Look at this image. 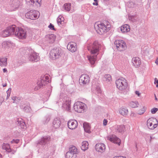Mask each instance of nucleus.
Listing matches in <instances>:
<instances>
[{"mask_svg":"<svg viewBox=\"0 0 158 158\" xmlns=\"http://www.w3.org/2000/svg\"><path fill=\"white\" fill-rule=\"evenodd\" d=\"M88 146L89 143L88 141H84L81 143V148L82 150L85 151L88 149Z\"/></svg>","mask_w":158,"mask_h":158,"instance_id":"nucleus-23","label":"nucleus"},{"mask_svg":"<svg viewBox=\"0 0 158 158\" xmlns=\"http://www.w3.org/2000/svg\"><path fill=\"white\" fill-rule=\"evenodd\" d=\"M7 59L5 58H0V65L1 66H6L7 64Z\"/></svg>","mask_w":158,"mask_h":158,"instance_id":"nucleus-31","label":"nucleus"},{"mask_svg":"<svg viewBox=\"0 0 158 158\" xmlns=\"http://www.w3.org/2000/svg\"><path fill=\"white\" fill-rule=\"evenodd\" d=\"M117 49L120 51L125 50L127 48V45L125 41L123 40H118L114 42Z\"/></svg>","mask_w":158,"mask_h":158,"instance_id":"nucleus-7","label":"nucleus"},{"mask_svg":"<svg viewBox=\"0 0 158 158\" xmlns=\"http://www.w3.org/2000/svg\"><path fill=\"white\" fill-rule=\"evenodd\" d=\"M12 98V99L14 101L13 103L16 102L15 101H16V99L17 98L16 97H13Z\"/></svg>","mask_w":158,"mask_h":158,"instance_id":"nucleus-48","label":"nucleus"},{"mask_svg":"<svg viewBox=\"0 0 158 158\" xmlns=\"http://www.w3.org/2000/svg\"><path fill=\"white\" fill-rule=\"evenodd\" d=\"M94 1L95 2V3L94 2L93 3V4L94 5H98V2L97 1V0H94Z\"/></svg>","mask_w":158,"mask_h":158,"instance_id":"nucleus-49","label":"nucleus"},{"mask_svg":"<svg viewBox=\"0 0 158 158\" xmlns=\"http://www.w3.org/2000/svg\"><path fill=\"white\" fill-rule=\"evenodd\" d=\"M19 139H13L11 141V143H18L19 142Z\"/></svg>","mask_w":158,"mask_h":158,"instance_id":"nucleus-42","label":"nucleus"},{"mask_svg":"<svg viewBox=\"0 0 158 158\" xmlns=\"http://www.w3.org/2000/svg\"><path fill=\"white\" fill-rule=\"evenodd\" d=\"M158 110V109L157 108H153L151 110V112L152 114H155L157 111Z\"/></svg>","mask_w":158,"mask_h":158,"instance_id":"nucleus-41","label":"nucleus"},{"mask_svg":"<svg viewBox=\"0 0 158 158\" xmlns=\"http://www.w3.org/2000/svg\"><path fill=\"white\" fill-rule=\"evenodd\" d=\"M120 158H126V157L125 156H120Z\"/></svg>","mask_w":158,"mask_h":158,"instance_id":"nucleus-55","label":"nucleus"},{"mask_svg":"<svg viewBox=\"0 0 158 158\" xmlns=\"http://www.w3.org/2000/svg\"><path fill=\"white\" fill-rule=\"evenodd\" d=\"M125 129V127L124 125L119 126L118 127V130L119 132H122Z\"/></svg>","mask_w":158,"mask_h":158,"instance_id":"nucleus-37","label":"nucleus"},{"mask_svg":"<svg viewBox=\"0 0 158 158\" xmlns=\"http://www.w3.org/2000/svg\"><path fill=\"white\" fill-rule=\"evenodd\" d=\"M94 27L98 33L100 34H102L110 30L111 25L109 22L105 21L103 23H95Z\"/></svg>","mask_w":158,"mask_h":158,"instance_id":"nucleus-1","label":"nucleus"},{"mask_svg":"<svg viewBox=\"0 0 158 158\" xmlns=\"http://www.w3.org/2000/svg\"><path fill=\"white\" fill-rule=\"evenodd\" d=\"M113 158H120V156H115Z\"/></svg>","mask_w":158,"mask_h":158,"instance_id":"nucleus-54","label":"nucleus"},{"mask_svg":"<svg viewBox=\"0 0 158 158\" xmlns=\"http://www.w3.org/2000/svg\"><path fill=\"white\" fill-rule=\"evenodd\" d=\"M44 82V80H42L40 81H39L38 82V84L39 87V88H40L41 87L43 86V83Z\"/></svg>","mask_w":158,"mask_h":158,"instance_id":"nucleus-40","label":"nucleus"},{"mask_svg":"<svg viewBox=\"0 0 158 158\" xmlns=\"http://www.w3.org/2000/svg\"><path fill=\"white\" fill-rule=\"evenodd\" d=\"M146 109V107L144 106H140L138 110V114L139 115L143 114L145 112Z\"/></svg>","mask_w":158,"mask_h":158,"instance_id":"nucleus-27","label":"nucleus"},{"mask_svg":"<svg viewBox=\"0 0 158 158\" xmlns=\"http://www.w3.org/2000/svg\"><path fill=\"white\" fill-rule=\"evenodd\" d=\"M90 80L88 75L86 74L82 75L79 79V83L82 85H84L88 83Z\"/></svg>","mask_w":158,"mask_h":158,"instance_id":"nucleus-12","label":"nucleus"},{"mask_svg":"<svg viewBox=\"0 0 158 158\" xmlns=\"http://www.w3.org/2000/svg\"><path fill=\"white\" fill-rule=\"evenodd\" d=\"M26 17L32 20H34L38 18L40 16L39 12L35 10H31L25 14Z\"/></svg>","mask_w":158,"mask_h":158,"instance_id":"nucleus-6","label":"nucleus"},{"mask_svg":"<svg viewBox=\"0 0 158 158\" xmlns=\"http://www.w3.org/2000/svg\"><path fill=\"white\" fill-rule=\"evenodd\" d=\"M3 71L4 73L7 72V69H3Z\"/></svg>","mask_w":158,"mask_h":158,"instance_id":"nucleus-51","label":"nucleus"},{"mask_svg":"<svg viewBox=\"0 0 158 158\" xmlns=\"http://www.w3.org/2000/svg\"><path fill=\"white\" fill-rule=\"evenodd\" d=\"M45 38L48 43L52 44L55 42L56 37L54 34H48L46 36Z\"/></svg>","mask_w":158,"mask_h":158,"instance_id":"nucleus-17","label":"nucleus"},{"mask_svg":"<svg viewBox=\"0 0 158 158\" xmlns=\"http://www.w3.org/2000/svg\"><path fill=\"white\" fill-rule=\"evenodd\" d=\"M45 78L47 80L48 78V76H45Z\"/></svg>","mask_w":158,"mask_h":158,"instance_id":"nucleus-56","label":"nucleus"},{"mask_svg":"<svg viewBox=\"0 0 158 158\" xmlns=\"http://www.w3.org/2000/svg\"><path fill=\"white\" fill-rule=\"evenodd\" d=\"M119 112L122 115L126 116L128 114V111L126 108L122 107L119 109Z\"/></svg>","mask_w":158,"mask_h":158,"instance_id":"nucleus-26","label":"nucleus"},{"mask_svg":"<svg viewBox=\"0 0 158 158\" xmlns=\"http://www.w3.org/2000/svg\"><path fill=\"white\" fill-rule=\"evenodd\" d=\"M155 63L157 64H158V57L156 59L155 61Z\"/></svg>","mask_w":158,"mask_h":158,"instance_id":"nucleus-50","label":"nucleus"},{"mask_svg":"<svg viewBox=\"0 0 158 158\" xmlns=\"http://www.w3.org/2000/svg\"><path fill=\"white\" fill-rule=\"evenodd\" d=\"M139 105L138 102L137 101H131L129 104V106L131 108H135L137 107Z\"/></svg>","mask_w":158,"mask_h":158,"instance_id":"nucleus-32","label":"nucleus"},{"mask_svg":"<svg viewBox=\"0 0 158 158\" xmlns=\"http://www.w3.org/2000/svg\"><path fill=\"white\" fill-rule=\"evenodd\" d=\"M67 48L69 50L72 52H74L77 50V44L74 42H70L68 44Z\"/></svg>","mask_w":158,"mask_h":158,"instance_id":"nucleus-14","label":"nucleus"},{"mask_svg":"<svg viewBox=\"0 0 158 158\" xmlns=\"http://www.w3.org/2000/svg\"><path fill=\"white\" fill-rule=\"evenodd\" d=\"M80 158H87L85 157V155H83V156H81Z\"/></svg>","mask_w":158,"mask_h":158,"instance_id":"nucleus-52","label":"nucleus"},{"mask_svg":"<svg viewBox=\"0 0 158 158\" xmlns=\"http://www.w3.org/2000/svg\"><path fill=\"white\" fill-rule=\"evenodd\" d=\"M156 83H157V84L156 85V87H158V80H157V78H155L154 84H156Z\"/></svg>","mask_w":158,"mask_h":158,"instance_id":"nucleus-43","label":"nucleus"},{"mask_svg":"<svg viewBox=\"0 0 158 158\" xmlns=\"http://www.w3.org/2000/svg\"><path fill=\"white\" fill-rule=\"evenodd\" d=\"M7 97H9L10 96V90H9V89H8L7 91Z\"/></svg>","mask_w":158,"mask_h":158,"instance_id":"nucleus-46","label":"nucleus"},{"mask_svg":"<svg viewBox=\"0 0 158 158\" xmlns=\"http://www.w3.org/2000/svg\"><path fill=\"white\" fill-rule=\"evenodd\" d=\"M1 157H2V155H1L0 154V158H1Z\"/></svg>","mask_w":158,"mask_h":158,"instance_id":"nucleus-58","label":"nucleus"},{"mask_svg":"<svg viewBox=\"0 0 158 158\" xmlns=\"http://www.w3.org/2000/svg\"><path fill=\"white\" fill-rule=\"evenodd\" d=\"M115 84L116 88L120 91L125 90L129 87L127 81L123 77L120 78L116 80Z\"/></svg>","mask_w":158,"mask_h":158,"instance_id":"nucleus-2","label":"nucleus"},{"mask_svg":"<svg viewBox=\"0 0 158 158\" xmlns=\"http://www.w3.org/2000/svg\"><path fill=\"white\" fill-rule=\"evenodd\" d=\"M21 3L19 0H12L10 4L11 11H15L20 6Z\"/></svg>","mask_w":158,"mask_h":158,"instance_id":"nucleus-13","label":"nucleus"},{"mask_svg":"<svg viewBox=\"0 0 158 158\" xmlns=\"http://www.w3.org/2000/svg\"><path fill=\"white\" fill-rule=\"evenodd\" d=\"M107 139L110 142L118 144V145H120L121 143V140L118 138L115 135H110L107 137Z\"/></svg>","mask_w":158,"mask_h":158,"instance_id":"nucleus-11","label":"nucleus"},{"mask_svg":"<svg viewBox=\"0 0 158 158\" xmlns=\"http://www.w3.org/2000/svg\"><path fill=\"white\" fill-rule=\"evenodd\" d=\"M88 57L91 64L92 65H94L97 60V56H88Z\"/></svg>","mask_w":158,"mask_h":158,"instance_id":"nucleus-24","label":"nucleus"},{"mask_svg":"<svg viewBox=\"0 0 158 158\" xmlns=\"http://www.w3.org/2000/svg\"><path fill=\"white\" fill-rule=\"evenodd\" d=\"M29 59L31 61H37L39 60L40 57L37 53L33 52L31 54Z\"/></svg>","mask_w":158,"mask_h":158,"instance_id":"nucleus-19","label":"nucleus"},{"mask_svg":"<svg viewBox=\"0 0 158 158\" xmlns=\"http://www.w3.org/2000/svg\"><path fill=\"white\" fill-rule=\"evenodd\" d=\"M105 77L106 78V81H110L111 80V77L110 75L108 74L106 75Z\"/></svg>","mask_w":158,"mask_h":158,"instance_id":"nucleus-38","label":"nucleus"},{"mask_svg":"<svg viewBox=\"0 0 158 158\" xmlns=\"http://www.w3.org/2000/svg\"><path fill=\"white\" fill-rule=\"evenodd\" d=\"M6 84L3 85V86L4 87L6 86Z\"/></svg>","mask_w":158,"mask_h":158,"instance_id":"nucleus-57","label":"nucleus"},{"mask_svg":"<svg viewBox=\"0 0 158 158\" xmlns=\"http://www.w3.org/2000/svg\"><path fill=\"white\" fill-rule=\"evenodd\" d=\"M15 34L19 38L24 39L27 37L26 31L21 28L18 27L16 29Z\"/></svg>","mask_w":158,"mask_h":158,"instance_id":"nucleus-8","label":"nucleus"},{"mask_svg":"<svg viewBox=\"0 0 158 158\" xmlns=\"http://www.w3.org/2000/svg\"><path fill=\"white\" fill-rule=\"evenodd\" d=\"M62 53L61 49L59 48H56L52 49L50 53V58L52 60H55L58 58Z\"/></svg>","mask_w":158,"mask_h":158,"instance_id":"nucleus-3","label":"nucleus"},{"mask_svg":"<svg viewBox=\"0 0 158 158\" xmlns=\"http://www.w3.org/2000/svg\"><path fill=\"white\" fill-rule=\"evenodd\" d=\"M60 125V121L57 118H55L53 122V126L55 128H57L59 127Z\"/></svg>","mask_w":158,"mask_h":158,"instance_id":"nucleus-25","label":"nucleus"},{"mask_svg":"<svg viewBox=\"0 0 158 158\" xmlns=\"http://www.w3.org/2000/svg\"><path fill=\"white\" fill-rule=\"evenodd\" d=\"M2 148L6 151L8 152H12L13 154H14L16 152V151L12 150L10 148V145L9 144L6 143H3L2 146Z\"/></svg>","mask_w":158,"mask_h":158,"instance_id":"nucleus-18","label":"nucleus"},{"mask_svg":"<svg viewBox=\"0 0 158 158\" xmlns=\"http://www.w3.org/2000/svg\"><path fill=\"white\" fill-rule=\"evenodd\" d=\"M101 47V44L98 41H95L90 47H88V50L90 51L91 54H95L98 53Z\"/></svg>","mask_w":158,"mask_h":158,"instance_id":"nucleus-4","label":"nucleus"},{"mask_svg":"<svg viewBox=\"0 0 158 158\" xmlns=\"http://www.w3.org/2000/svg\"><path fill=\"white\" fill-rule=\"evenodd\" d=\"M77 155H74L69 152H67L66 155V158H76Z\"/></svg>","mask_w":158,"mask_h":158,"instance_id":"nucleus-33","label":"nucleus"},{"mask_svg":"<svg viewBox=\"0 0 158 158\" xmlns=\"http://www.w3.org/2000/svg\"><path fill=\"white\" fill-rule=\"evenodd\" d=\"M135 93L138 97H139L140 96V94L139 93V91H135Z\"/></svg>","mask_w":158,"mask_h":158,"instance_id":"nucleus-47","label":"nucleus"},{"mask_svg":"<svg viewBox=\"0 0 158 158\" xmlns=\"http://www.w3.org/2000/svg\"><path fill=\"white\" fill-rule=\"evenodd\" d=\"M85 104L80 102H77L74 104V110L75 111L78 112H82L84 110Z\"/></svg>","mask_w":158,"mask_h":158,"instance_id":"nucleus-9","label":"nucleus"},{"mask_svg":"<svg viewBox=\"0 0 158 158\" xmlns=\"http://www.w3.org/2000/svg\"><path fill=\"white\" fill-rule=\"evenodd\" d=\"M11 46V44L7 41H4L2 44V48L4 50H8Z\"/></svg>","mask_w":158,"mask_h":158,"instance_id":"nucleus-22","label":"nucleus"},{"mask_svg":"<svg viewBox=\"0 0 158 158\" xmlns=\"http://www.w3.org/2000/svg\"><path fill=\"white\" fill-rule=\"evenodd\" d=\"M107 120L106 119H104L103 121V124L104 126H106L107 123Z\"/></svg>","mask_w":158,"mask_h":158,"instance_id":"nucleus-44","label":"nucleus"},{"mask_svg":"<svg viewBox=\"0 0 158 158\" xmlns=\"http://www.w3.org/2000/svg\"><path fill=\"white\" fill-rule=\"evenodd\" d=\"M78 123L77 121L75 120H70L69 121L68 125L69 128L71 129H74L77 127Z\"/></svg>","mask_w":158,"mask_h":158,"instance_id":"nucleus-15","label":"nucleus"},{"mask_svg":"<svg viewBox=\"0 0 158 158\" xmlns=\"http://www.w3.org/2000/svg\"><path fill=\"white\" fill-rule=\"evenodd\" d=\"M71 101L68 100L66 101L64 104V106L66 109L69 110L70 106Z\"/></svg>","mask_w":158,"mask_h":158,"instance_id":"nucleus-35","label":"nucleus"},{"mask_svg":"<svg viewBox=\"0 0 158 158\" xmlns=\"http://www.w3.org/2000/svg\"><path fill=\"white\" fill-rule=\"evenodd\" d=\"M49 27L52 30L54 29V26L52 24L50 23L49 26Z\"/></svg>","mask_w":158,"mask_h":158,"instance_id":"nucleus-45","label":"nucleus"},{"mask_svg":"<svg viewBox=\"0 0 158 158\" xmlns=\"http://www.w3.org/2000/svg\"><path fill=\"white\" fill-rule=\"evenodd\" d=\"M158 121L155 118H151L147 121V125L148 128L150 129H154L156 128L158 125Z\"/></svg>","mask_w":158,"mask_h":158,"instance_id":"nucleus-5","label":"nucleus"},{"mask_svg":"<svg viewBox=\"0 0 158 158\" xmlns=\"http://www.w3.org/2000/svg\"><path fill=\"white\" fill-rule=\"evenodd\" d=\"M64 18L61 15H60L58 18L57 23L59 25L64 23Z\"/></svg>","mask_w":158,"mask_h":158,"instance_id":"nucleus-34","label":"nucleus"},{"mask_svg":"<svg viewBox=\"0 0 158 158\" xmlns=\"http://www.w3.org/2000/svg\"><path fill=\"white\" fill-rule=\"evenodd\" d=\"M120 29L122 33L127 32L130 30V26L127 24L123 25L120 27Z\"/></svg>","mask_w":158,"mask_h":158,"instance_id":"nucleus-20","label":"nucleus"},{"mask_svg":"<svg viewBox=\"0 0 158 158\" xmlns=\"http://www.w3.org/2000/svg\"><path fill=\"white\" fill-rule=\"evenodd\" d=\"M74 155H76L77 153V148L74 146H72L70 147L69 149V151Z\"/></svg>","mask_w":158,"mask_h":158,"instance_id":"nucleus-30","label":"nucleus"},{"mask_svg":"<svg viewBox=\"0 0 158 158\" xmlns=\"http://www.w3.org/2000/svg\"><path fill=\"white\" fill-rule=\"evenodd\" d=\"M71 4L70 3H65L64 5V9L67 11H69L70 9Z\"/></svg>","mask_w":158,"mask_h":158,"instance_id":"nucleus-36","label":"nucleus"},{"mask_svg":"<svg viewBox=\"0 0 158 158\" xmlns=\"http://www.w3.org/2000/svg\"><path fill=\"white\" fill-rule=\"evenodd\" d=\"M27 2L29 3L30 4L32 5L35 4V5H37L38 4H40L41 0H25Z\"/></svg>","mask_w":158,"mask_h":158,"instance_id":"nucleus-29","label":"nucleus"},{"mask_svg":"<svg viewBox=\"0 0 158 158\" xmlns=\"http://www.w3.org/2000/svg\"><path fill=\"white\" fill-rule=\"evenodd\" d=\"M20 127L23 128H25L26 127L25 123L23 121H22V122H21L20 121Z\"/></svg>","mask_w":158,"mask_h":158,"instance_id":"nucleus-39","label":"nucleus"},{"mask_svg":"<svg viewBox=\"0 0 158 158\" xmlns=\"http://www.w3.org/2000/svg\"><path fill=\"white\" fill-rule=\"evenodd\" d=\"M133 65L135 67H138L140 64L141 62L139 58L137 57H133L132 59Z\"/></svg>","mask_w":158,"mask_h":158,"instance_id":"nucleus-21","label":"nucleus"},{"mask_svg":"<svg viewBox=\"0 0 158 158\" xmlns=\"http://www.w3.org/2000/svg\"><path fill=\"white\" fill-rule=\"evenodd\" d=\"M155 100H157V99L156 98V95L155 94Z\"/></svg>","mask_w":158,"mask_h":158,"instance_id":"nucleus-53","label":"nucleus"},{"mask_svg":"<svg viewBox=\"0 0 158 158\" xmlns=\"http://www.w3.org/2000/svg\"><path fill=\"white\" fill-rule=\"evenodd\" d=\"M96 150L99 152H103L106 149V146L103 143H98L95 146Z\"/></svg>","mask_w":158,"mask_h":158,"instance_id":"nucleus-16","label":"nucleus"},{"mask_svg":"<svg viewBox=\"0 0 158 158\" xmlns=\"http://www.w3.org/2000/svg\"><path fill=\"white\" fill-rule=\"evenodd\" d=\"M15 30V27H9L2 32V35L3 37L8 36L11 34H14Z\"/></svg>","mask_w":158,"mask_h":158,"instance_id":"nucleus-10","label":"nucleus"},{"mask_svg":"<svg viewBox=\"0 0 158 158\" xmlns=\"http://www.w3.org/2000/svg\"><path fill=\"white\" fill-rule=\"evenodd\" d=\"M83 127L85 132L90 133V127L89 124L86 123H84L83 124Z\"/></svg>","mask_w":158,"mask_h":158,"instance_id":"nucleus-28","label":"nucleus"}]
</instances>
